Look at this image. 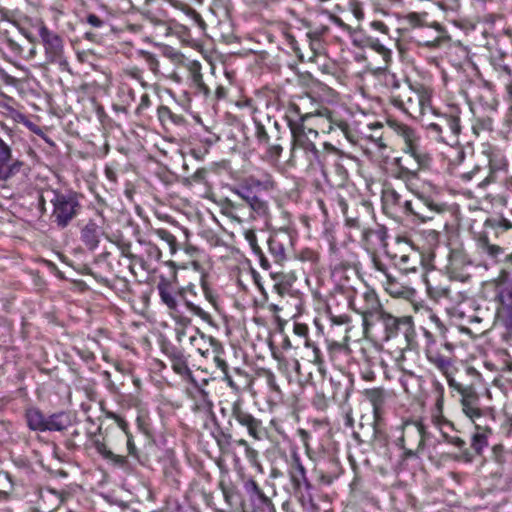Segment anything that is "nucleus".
<instances>
[{
	"label": "nucleus",
	"mask_w": 512,
	"mask_h": 512,
	"mask_svg": "<svg viewBox=\"0 0 512 512\" xmlns=\"http://www.w3.org/2000/svg\"><path fill=\"white\" fill-rule=\"evenodd\" d=\"M511 229L512 222L502 215L487 218L483 225V231L477 238L478 248L494 262L505 263V256L509 254H505L504 249L494 241L499 240L504 233Z\"/></svg>",
	"instance_id": "1"
},
{
	"label": "nucleus",
	"mask_w": 512,
	"mask_h": 512,
	"mask_svg": "<svg viewBox=\"0 0 512 512\" xmlns=\"http://www.w3.org/2000/svg\"><path fill=\"white\" fill-rule=\"evenodd\" d=\"M431 256L434 261L443 266L451 279L461 282L470 279L471 276L467 269L471 266L472 261L461 245L438 244Z\"/></svg>",
	"instance_id": "2"
},
{
	"label": "nucleus",
	"mask_w": 512,
	"mask_h": 512,
	"mask_svg": "<svg viewBox=\"0 0 512 512\" xmlns=\"http://www.w3.org/2000/svg\"><path fill=\"white\" fill-rule=\"evenodd\" d=\"M495 286L496 315L506 326L512 325V253L505 256Z\"/></svg>",
	"instance_id": "3"
},
{
	"label": "nucleus",
	"mask_w": 512,
	"mask_h": 512,
	"mask_svg": "<svg viewBox=\"0 0 512 512\" xmlns=\"http://www.w3.org/2000/svg\"><path fill=\"white\" fill-rule=\"evenodd\" d=\"M253 122L258 145L265 148V154L269 160L277 161L283 151L280 143L282 136L279 122L269 115H266L263 119L254 117Z\"/></svg>",
	"instance_id": "4"
},
{
	"label": "nucleus",
	"mask_w": 512,
	"mask_h": 512,
	"mask_svg": "<svg viewBox=\"0 0 512 512\" xmlns=\"http://www.w3.org/2000/svg\"><path fill=\"white\" fill-rule=\"evenodd\" d=\"M52 194L50 202L53 205V222L57 227L64 229L80 214L82 205L79 202L78 194L74 191L52 190Z\"/></svg>",
	"instance_id": "5"
},
{
	"label": "nucleus",
	"mask_w": 512,
	"mask_h": 512,
	"mask_svg": "<svg viewBox=\"0 0 512 512\" xmlns=\"http://www.w3.org/2000/svg\"><path fill=\"white\" fill-rule=\"evenodd\" d=\"M350 308L362 316L363 328L367 332L376 323V319L384 311L376 292L366 287L359 299L349 301Z\"/></svg>",
	"instance_id": "6"
},
{
	"label": "nucleus",
	"mask_w": 512,
	"mask_h": 512,
	"mask_svg": "<svg viewBox=\"0 0 512 512\" xmlns=\"http://www.w3.org/2000/svg\"><path fill=\"white\" fill-rule=\"evenodd\" d=\"M376 322H380L383 326L384 340L388 341L399 334H403L408 345L414 343L416 332L411 316L396 317L384 310L376 319Z\"/></svg>",
	"instance_id": "7"
},
{
	"label": "nucleus",
	"mask_w": 512,
	"mask_h": 512,
	"mask_svg": "<svg viewBox=\"0 0 512 512\" xmlns=\"http://www.w3.org/2000/svg\"><path fill=\"white\" fill-rule=\"evenodd\" d=\"M292 149L300 148L304 151L306 159L310 166L323 167L326 154L317 149L312 138L318 137V131L312 128H303L295 133H291Z\"/></svg>",
	"instance_id": "8"
},
{
	"label": "nucleus",
	"mask_w": 512,
	"mask_h": 512,
	"mask_svg": "<svg viewBox=\"0 0 512 512\" xmlns=\"http://www.w3.org/2000/svg\"><path fill=\"white\" fill-rule=\"evenodd\" d=\"M288 474L295 494L300 497L302 502H312L313 485L307 477L306 469L301 462L300 455L297 452H293L291 454Z\"/></svg>",
	"instance_id": "9"
},
{
	"label": "nucleus",
	"mask_w": 512,
	"mask_h": 512,
	"mask_svg": "<svg viewBox=\"0 0 512 512\" xmlns=\"http://www.w3.org/2000/svg\"><path fill=\"white\" fill-rule=\"evenodd\" d=\"M262 183L253 178H247L232 189V192L255 212L258 216H265L268 213V204L258 196Z\"/></svg>",
	"instance_id": "10"
},
{
	"label": "nucleus",
	"mask_w": 512,
	"mask_h": 512,
	"mask_svg": "<svg viewBox=\"0 0 512 512\" xmlns=\"http://www.w3.org/2000/svg\"><path fill=\"white\" fill-rule=\"evenodd\" d=\"M403 135L405 137V146L403 151L412 157L417 164L416 169H409L403 166L400 167L401 176L407 181H410L417 177L418 169L426 168L430 165L431 157L414 142L415 133L412 129L404 127Z\"/></svg>",
	"instance_id": "11"
},
{
	"label": "nucleus",
	"mask_w": 512,
	"mask_h": 512,
	"mask_svg": "<svg viewBox=\"0 0 512 512\" xmlns=\"http://www.w3.org/2000/svg\"><path fill=\"white\" fill-rule=\"evenodd\" d=\"M233 421L245 427L248 435L256 440H261L265 436L262 421L247 411L242 400H236L231 406V415L228 421L231 428L233 427Z\"/></svg>",
	"instance_id": "12"
},
{
	"label": "nucleus",
	"mask_w": 512,
	"mask_h": 512,
	"mask_svg": "<svg viewBox=\"0 0 512 512\" xmlns=\"http://www.w3.org/2000/svg\"><path fill=\"white\" fill-rule=\"evenodd\" d=\"M38 34L44 46L47 61L60 66L67 65L62 38L43 23L38 28Z\"/></svg>",
	"instance_id": "13"
},
{
	"label": "nucleus",
	"mask_w": 512,
	"mask_h": 512,
	"mask_svg": "<svg viewBox=\"0 0 512 512\" xmlns=\"http://www.w3.org/2000/svg\"><path fill=\"white\" fill-rule=\"evenodd\" d=\"M428 129L445 142L456 141L461 132L460 117L456 114H441L438 121L428 125Z\"/></svg>",
	"instance_id": "14"
},
{
	"label": "nucleus",
	"mask_w": 512,
	"mask_h": 512,
	"mask_svg": "<svg viewBox=\"0 0 512 512\" xmlns=\"http://www.w3.org/2000/svg\"><path fill=\"white\" fill-rule=\"evenodd\" d=\"M161 351L171 361L172 369L176 374L189 379L193 378L183 349L168 340H164L161 342Z\"/></svg>",
	"instance_id": "15"
},
{
	"label": "nucleus",
	"mask_w": 512,
	"mask_h": 512,
	"mask_svg": "<svg viewBox=\"0 0 512 512\" xmlns=\"http://www.w3.org/2000/svg\"><path fill=\"white\" fill-rule=\"evenodd\" d=\"M24 162L14 159L11 147L0 138V181H8L22 170Z\"/></svg>",
	"instance_id": "16"
},
{
	"label": "nucleus",
	"mask_w": 512,
	"mask_h": 512,
	"mask_svg": "<svg viewBox=\"0 0 512 512\" xmlns=\"http://www.w3.org/2000/svg\"><path fill=\"white\" fill-rule=\"evenodd\" d=\"M462 411L473 422L480 421L483 418V412L480 408V397L473 385H467V388L460 394Z\"/></svg>",
	"instance_id": "17"
},
{
	"label": "nucleus",
	"mask_w": 512,
	"mask_h": 512,
	"mask_svg": "<svg viewBox=\"0 0 512 512\" xmlns=\"http://www.w3.org/2000/svg\"><path fill=\"white\" fill-rule=\"evenodd\" d=\"M425 426L421 422L407 423L404 427V435L399 439V446L403 449L405 459L416 456V451L405 448V435L414 436L418 439L416 450L423 449L426 440Z\"/></svg>",
	"instance_id": "18"
},
{
	"label": "nucleus",
	"mask_w": 512,
	"mask_h": 512,
	"mask_svg": "<svg viewBox=\"0 0 512 512\" xmlns=\"http://www.w3.org/2000/svg\"><path fill=\"white\" fill-rule=\"evenodd\" d=\"M104 234L103 227L97 224L94 219H89L80 230V240L89 251H95Z\"/></svg>",
	"instance_id": "19"
},
{
	"label": "nucleus",
	"mask_w": 512,
	"mask_h": 512,
	"mask_svg": "<svg viewBox=\"0 0 512 512\" xmlns=\"http://www.w3.org/2000/svg\"><path fill=\"white\" fill-rule=\"evenodd\" d=\"M197 332L200 334V338H197L195 336L190 337V342L192 345H199L198 341H202L204 343L208 342L209 345L214 349V351L217 354L222 352V345L216 338L212 336H206L204 333H201L199 329H197ZM214 362L216 366L225 374L228 383L232 386L233 381L231 377L228 375V364L226 363V361L222 359L219 355H215Z\"/></svg>",
	"instance_id": "20"
},
{
	"label": "nucleus",
	"mask_w": 512,
	"mask_h": 512,
	"mask_svg": "<svg viewBox=\"0 0 512 512\" xmlns=\"http://www.w3.org/2000/svg\"><path fill=\"white\" fill-rule=\"evenodd\" d=\"M363 394L373 406V416L375 422L379 421L382 417L383 407L387 399V393L385 389L380 387L365 389Z\"/></svg>",
	"instance_id": "21"
},
{
	"label": "nucleus",
	"mask_w": 512,
	"mask_h": 512,
	"mask_svg": "<svg viewBox=\"0 0 512 512\" xmlns=\"http://www.w3.org/2000/svg\"><path fill=\"white\" fill-rule=\"evenodd\" d=\"M311 116V113H302L298 105L290 104L285 113V119L290 132L295 133V131L306 128L304 123Z\"/></svg>",
	"instance_id": "22"
},
{
	"label": "nucleus",
	"mask_w": 512,
	"mask_h": 512,
	"mask_svg": "<svg viewBox=\"0 0 512 512\" xmlns=\"http://www.w3.org/2000/svg\"><path fill=\"white\" fill-rule=\"evenodd\" d=\"M187 294L196 295L195 285L189 284L187 287H183L178 290L177 295L181 301L184 302L185 306L195 315L200 317L202 320L206 322H211L212 318L209 313L204 311L201 307L195 305L191 299H187Z\"/></svg>",
	"instance_id": "23"
},
{
	"label": "nucleus",
	"mask_w": 512,
	"mask_h": 512,
	"mask_svg": "<svg viewBox=\"0 0 512 512\" xmlns=\"http://www.w3.org/2000/svg\"><path fill=\"white\" fill-rule=\"evenodd\" d=\"M475 432L472 436L471 447L476 455H481L483 449L488 445V435L492 433L491 429L483 426L480 421L474 423Z\"/></svg>",
	"instance_id": "24"
},
{
	"label": "nucleus",
	"mask_w": 512,
	"mask_h": 512,
	"mask_svg": "<svg viewBox=\"0 0 512 512\" xmlns=\"http://www.w3.org/2000/svg\"><path fill=\"white\" fill-rule=\"evenodd\" d=\"M405 205V215L413 216L421 222L432 220L435 216V210L427 209L418 199L409 200V203H406Z\"/></svg>",
	"instance_id": "25"
},
{
	"label": "nucleus",
	"mask_w": 512,
	"mask_h": 512,
	"mask_svg": "<svg viewBox=\"0 0 512 512\" xmlns=\"http://www.w3.org/2000/svg\"><path fill=\"white\" fill-rule=\"evenodd\" d=\"M27 426L32 431L45 432L46 416L36 407H30L25 411Z\"/></svg>",
	"instance_id": "26"
},
{
	"label": "nucleus",
	"mask_w": 512,
	"mask_h": 512,
	"mask_svg": "<svg viewBox=\"0 0 512 512\" xmlns=\"http://www.w3.org/2000/svg\"><path fill=\"white\" fill-rule=\"evenodd\" d=\"M71 425L70 416L66 412H57L46 417V431H64Z\"/></svg>",
	"instance_id": "27"
},
{
	"label": "nucleus",
	"mask_w": 512,
	"mask_h": 512,
	"mask_svg": "<svg viewBox=\"0 0 512 512\" xmlns=\"http://www.w3.org/2000/svg\"><path fill=\"white\" fill-rule=\"evenodd\" d=\"M319 115L322 116V117H325L328 121V126H327V132L328 133H331L334 129H339L343 135L346 137V138H349L350 137V127H349V124L338 118L335 113H333L332 111L328 110V109H324L323 111H320L319 112Z\"/></svg>",
	"instance_id": "28"
},
{
	"label": "nucleus",
	"mask_w": 512,
	"mask_h": 512,
	"mask_svg": "<svg viewBox=\"0 0 512 512\" xmlns=\"http://www.w3.org/2000/svg\"><path fill=\"white\" fill-rule=\"evenodd\" d=\"M162 302L173 312H178V302L171 286L168 283H160L157 287Z\"/></svg>",
	"instance_id": "29"
},
{
	"label": "nucleus",
	"mask_w": 512,
	"mask_h": 512,
	"mask_svg": "<svg viewBox=\"0 0 512 512\" xmlns=\"http://www.w3.org/2000/svg\"><path fill=\"white\" fill-rule=\"evenodd\" d=\"M384 204L389 207L399 209L403 214L406 213V203H409V200H406L402 197L400 193H398L394 189H388L384 192L383 195Z\"/></svg>",
	"instance_id": "30"
},
{
	"label": "nucleus",
	"mask_w": 512,
	"mask_h": 512,
	"mask_svg": "<svg viewBox=\"0 0 512 512\" xmlns=\"http://www.w3.org/2000/svg\"><path fill=\"white\" fill-rule=\"evenodd\" d=\"M427 359L445 376H448V373H450L449 370L451 368V360L448 357L442 355L438 351H429L427 353Z\"/></svg>",
	"instance_id": "31"
},
{
	"label": "nucleus",
	"mask_w": 512,
	"mask_h": 512,
	"mask_svg": "<svg viewBox=\"0 0 512 512\" xmlns=\"http://www.w3.org/2000/svg\"><path fill=\"white\" fill-rule=\"evenodd\" d=\"M414 194L416 199H418L427 209L435 210V215L443 213L446 210V205L436 201L431 195L426 194L423 191H415Z\"/></svg>",
	"instance_id": "32"
},
{
	"label": "nucleus",
	"mask_w": 512,
	"mask_h": 512,
	"mask_svg": "<svg viewBox=\"0 0 512 512\" xmlns=\"http://www.w3.org/2000/svg\"><path fill=\"white\" fill-rule=\"evenodd\" d=\"M268 249L274 261L276 263H281L286 259L285 247L283 242L278 240L276 237H269L267 240Z\"/></svg>",
	"instance_id": "33"
},
{
	"label": "nucleus",
	"mask_w": 512,
	"mask_h": 512,
	"mask_svg": "<svg viewBox=\"0 0 512 512\" xmlns=\"http://www.w3.org/2000/svg\"><path fill=\"white\" fill-rule=\"evenodd\" d=\"M235 444L244 448L245 456L252 466L257 467L259 469L261 468V464L259 462V454L257 450L252 448L245 439H238L235 441Z\"/></svg>",
	"instance_id": "34"
},
{
	"label": "nucleus",
	"mask_w": 512,
	"mask_h": 512,
	"mask_svg": "<svg viewBox=\"0 0 512 512\" xmlns=\"http://www.w3.org/2000/svg\"><path fill=\"white\" fill-rule=\"evenodd\" d=\"M126 438H127L126 447H127L128 456L132 457L140 464H143L139 450L137 449V447L135 445L133 435L132 434L128 435V436H126Z\"/></svg>",
	"instance_id": "35"
},
{
	"label": "nucleus",
	"mask_w": 512,
	"mask_h": 512,
	"mask_svg": "<svg viewBox=\"0 0 512 512\" xmlns=\"http://www.w3.org/2000/svg\"><path fill=\"white\" fill-rule=\"evenodd\" d=\"M426 16L427 13L411 12L406 15L405 19L412 27H423Z\"/></svg>",
	"instance_id": "36"
},
{
	"label": "nucleus",
	"mask_w": 512,
	"mask_h": 512,
	"mask_svg": "<svg viewBox=\"0 0 512 512\" xmlns=\"http://www.w3.org/2000/svg\"><path fill=\"white\" fill-rule=\"evenodd\" d=\"M450 444L456 446L460 450H463V457L465 458V461H467V462L473 461L474 454L465 448L466 442L462 438L454 436Z\"/></svg>",
	"instance_id": "37"
},
{
	"label": "nucleus",
	"mask_w": 512,
	"mask_h": 512,
	"mask_svg": "<svg viewBox=\"0 0 512 512\" xmlns=\"http://www.w3.org/2000/svg\"><path fill=\"white\" fill-rule=\"evenodd\" d=\"M157 235L162 240L167 242V244L170 247L171 253H175V251H176V244H177L175 236L173 234H171L169 231L165 230V229L157 230Z\"/></svg>",
	"instance_id": "38"
},
{
	"label": "nucleus",
	"mask_w": 512,
	"mask_h": 512,
	"mask_svg": "<svg viewBox=\"0 0 512 512\" xmlns=\"http://www.w3.org/2000/svg\"><path fill=\"white\" fill-rule=\"evenodd\" d=\"M107 417L113 419L118 427L123 431L125 436L131 435L132 433L129 430V425L125 419H123L120 415L114 412H108Z\"/></svg>",
	"instance_id": "39"
},
{
	"label": "nucleus",
	"mask_w": 512,
	"mask_h": 512,
	"mask_svg": "<svg viewBox=\"0 0 512 512\" xmlns=\"http://www.w3.org/2000/svg\"><path fill=\"white\" fill-rule=\"evenodd\" d=\"M433 392L436 394V405L438 409H441L444 400V386L438 381L432 382Z\"/></svg>",
	"instance_id": "40"
},
{
	"label": "nucleus",
	"mask_w": 512,
	"mask_h": 512,
	"mask_svg": "<svg viewBox=\"0 0 512 512\" xmlns=\"http://www.w3.org/2000/svg\"><path fill=\"white\" fill-rule=\"evenodd\" d=\"M245 239L249 243L254 255L261 254L262 249L257 243V236L254 231L250 230L245 233Z\"/></svg>",
	"instance_id": "41"
},
{
	"label": "nucleus",
	"mask_w": 512,
	"mask_h": 512,
	"mask_svg": "<svg viewBox=\"0 0 512 512\" xmlns=\"http://www.w3.org/2000/svg\"><path fill=\"white\" fill-rule=\"evenodd\" d=\"M85 22L95 29H101L107 25L102 18L93 13L87 14Z\"/></svg>",
	"instance_id": "42"
},
{
	"label": "nucleus",
	"mask_w": 512,
	"mask_h": 512,
	"mask_svg": "<svg viewBox=\"0 0 512 512\" xmlns=\"http://www.w3.org/2000/svg\"><path fill=\"white\" fill-rule=\"evenodd\" d=\"M93 443V447L96 449V451L103 457V458H107V456H111L112 455V451L110 449H108V447L106 446V444L101 441L100 439L98 438H95L93 439L92 441Z\"/></svg>",
	"instance_id": "43"
},
{
	"label": "nucleus",
	"mask_w": 512,
	"mask_h": 512,
	"mask_svg": "<svg viewBox=\"0 0 512 512\" xmlns=\"http://www.w3.org/2000/svg\"><path fill=\"white\" fill-rule=\"evenodd\" d=\"M13 489V481L11 475L7 472H0V490H7L8 494Z\"/></svg>",
	"instance_id": "44"
},
{
	"label": "nucleus",
	"mask_w": 512,
	"mask_h": 512,
	"mask_svg": "<svg viewBox=\"0 0 512 512\" xmlns=\"http://www.w3.org/2000/svg\"><path fill=\"white\" fill-rule=\"evenodd\" d=\"M447 378V382H448V385L449 387L453 390V391H456L459 395L462 394L464 392V390L467 388V386L457 382L451 375L450 373H448V376H446Z\"/></svg>",
	"instance_id": "45"
},
{
	"label": "nucleus",
	"mask_w": 512,
	"mask_h": 512,
	"mask_svg": "<svg viewBox=\"0 0 512 512\" xmlns=\"http://www.w3.org/2000/svg\"><path fill=\"white\" fill-rule=\"evenodd\" d=\"M117 246L120 249L122 256H124L126 258H133V255L130 252V250H131V243L130 242L119 241L117 243Z\"/></svg>",
	"instance_id": "46"
},
{
	"label": "nucleus",
	"mask_w": 512,
	"mask_h": 512,
	"mask_svg": "<svg viewBox=\"0 0 512 512\" xmlns=\"http://www.w3.org/2000/svg\"><path fill=\"white\" fill-rule=\"evenodd\" d=\"M205 274H202L201 276V287L203 289V292H204V295L206 297V299L213 303L214 302V296H213V293L211 291V289L208 287V284L206 282V279H205Z\"/></svg>",
	"instance_id": "47"
},
{
	"label": "nucleus",
	"mask_w": 512,
	"mask_h": 512,
	"mask_svg": "<svg viewBox=\"0 0 512 512\" xmlns=\"http://www.w3.org/2000/svg\"><path fill=\"white\" fill-rule=\"evenodd\" d=\"M107 460L112 461L116 465L123 467L127 464V458L125 456L117 455L112 452L111 456H107Z\"/></svg>",
	"instance_id": "48"
},
{
	"label": "nucleus",
	"mask_w": 512,
	"mask_h": 512,
	"mask_svg": "<svg viewBox=\"0 0 512 512\" xmlns=\"http://www.w3.org/2000/svg\"><path fill=\"white\" fill-rule=\"evenodd\" d=\"M501 430L506 436L512 433V417H506L501 424Z\"/></svg>",
	"instance_id": "49"
},
{
	"label": "nucleus",
	"mask_w": 512,
	"mask_h": 512,
	"mask_svg": "<svg viewBox=\"0 0 512 512\" xmlns=\"http://www.w3.org/2000/svg\"><path fill=\"white\" fill-rule=\"evenodd\" d=\"M345 224L349 228H354V229L361 228L360 220L357 217H352L349 215L345 216Z\"/></svg>",
	"instance_id": "50"
},
{
	"label": "nucleus",
	"mask_w": 512,
	"mask_h": 512,
	"mask_svg": "<svg viewBox=\"0 0 512 512\" xmlns=\"http://www.w3.org/2000/svg\"><path fill=\"white\" fill-rule=\"evenodd\" d=\"M438 6L442 10L450 9L452 11H456L459 8L460 4H459V0H449L448 4H446L444 2H438Z\"/></svg>",
	"instance_id": "51"
},
{
	"label": "nucleus",
	"mask_w": 512,
	"mask_h": 512,
	"mask_svg": "<svg viewBox=\"0 0 512 512\" xmlns=\"http://www.w3.org/2000/svg\"><path fill=\"white\" fill-rule=\"evenodd\" d=\"M236 440L232 439V435L228 433H222L221 438L217 440L218 445L222 448L224 445H230L231 443H235Z\"/></svg>",
	"instance_id": "52"
},
{
	"label": "nucleus",
	"mask_w": 512,
	"mask_h": 512,
	"mask_svg": "<svg viewBox=\"0 0 512 512\" xmlns=\"http://www.w3.org/2000/svg\"><path fill=\"white\" fill-rule=\"evenodd\" d=\"M386 85H390L394 89H398L400 87V82L396 79L394 74H389L385 76Z\"/></svg>",
	"instance_id": "53"
},
{
	"label": "nucleus",
	"mask_w": 512,
	"mask_h": 512,
	"mask_svg": "<svg viewBox=\"0 0 512 512\" xmlns=\"http://www.w3.org/2000/svg\"><path fill=\"white\" fill-rule=\"evenodd\" d=\"M174 319L176 323L180 325L183 329L190 325L191 323V319L183 315H175Z\"/></svg>",
	"instance_id": "54"
},
{
	"label": "nucleus",
	"mask_w": 512,
	"mask_h": 512,
	"mask_svg": "<svg viewBox=\"0 0 512 512\" xmlns=\"http://www.w3.org/2000/svg\"><path fill=\"white\" fill-rule=\"evenodd\" d=\"M374 234L382 244H385L387 238V230L384 227H380L377 230H375Z\"/></svg>",
	"instance_id": "55"
},
{
	"label": "nucleus",
	"mask_w": 512,
	"mask_h": 512,
	"mask_svg": "<svg viewBox=\"0 0 512 512\" xmlns=\"http://www.w3.org/2000/svg\"><path fill=\"white\" fill-rule=\"evenodd\" d=\"M194 81L198 84V87L201 89V91H203L206 95L209 93V88L202 81V75L201 74L195 75Z\"/></svg>",
	"instance_id": "56"
},
{
	"label": "nucleus",
	"mask_w": 512,
	"mask_h": 512,
	"mask_svg": "<svg viewBox=\"0 0 512 512\" xmlns=\"http://www.w3.org/2000/svg\"><path fill=\"white\" fill-rule=\"evenodd\" d=\"M255 256L258 258L260 266L263 269L268 270L270 268V263H269L268 259L266 258V256L264 255L263 251L261 252V254H257Z\"/></svg>",
	"instance_id": "57"
},
{
	"label": "nucleus",
	"mask_w": 512,
	"mask_h": 512,
	"mask_svg": "<svg viewBox=\"0 0 512 512\" xmlns=\"http://www.w3.org/2000/svg\"><path fill=\"white\" fill-rule=\"evenodd\" d=\"M492 451H493L495 460L497 462H502L503 461V459H502L503 446L502 445H495L493 447Z\"/></svg>",
	"instance_id": "58"
},
{
	"label": "nucleus",
	"mask_w": 512,
	"mask_h": 512,
	"mask_svg": "<svg viewBox=\"0 0 512 512\" xmlns=\"http://www.w3.org/2000/svg\"><path fill=\"white\" fill-rule=\"evenodd\" d=\"M372 27L378 31H381L382 33L388 32V27L381 21L372 22Z\"/></svg>",
	"instance_id": "59"
},
{
	"label": "nucleus",
	"mask_w": 512,
	"mask_h": 512,
	"mask_svg": "<svg viewBox=\"0 0 512 512\" xmlns=\"http://www.w3.org/2000/svg\"><path fill=\"white\" fill-rule=\"evenodd\" d=\"M84 38L96 43L99 41L100 35L98 33L92 32V31H87L84 34Z\"/></svg>",
	"instance_id": "60"
},
{
	"label": "nucleus",
	"mask_w": 512,
	"mask_h": 512,
	"mask_svg": "<svg viewBox=\"0 0 512 512\" xmlns=\"http://www.w3.org/2000/svg\"><path fill=\"white\" fill-rule=\"evenodd\" d=\"M338 206H339L343 216L344 217L347 216L348 215V204L344 198H339Z\"/></svg>",
	"instance_id": "61"
},
{
	"label": "nucleus",
	"mask_w": 512,
	"mask_h": 512,
	"mask_svg": "<svg viewBox=\"0 0 512 512\" xmlns=\"http://www.w3.org/2000/svg\"><path fill=\"white\" fill-rule=\"evenodd\" d=\"M374 48L376 49V51H378L380 54H382L384 58L390 56V51L387 48H385L382 44L377 42L374 45Z\"/></svg>",
	"instance_id": "62"
},
{
	"label": "nucleus",
	"mask_w": 512,
	"mask_h": 512,
	"mask_svg": "<svg viewBox=\"0 0 512 512\" xmlns=\"http://www.w3.org/2000/svg\"><path fill=\"white\" fill-rule=\"evenodd\" d=\"M432 320L435 321V324L437 328L439 329V332L443 338H445V333L447 331V328L442 324V322L435 316L432 317Z\"/></svg>",
	"instance_id": "63"
},
{
	"label": "nucleus",
	"mask_w": 512,
	"mask_h": 512,
	"mask_svg": "<svg viewBox=\"0 0 512 512\" xmlns=\"http://www.w3.org/2000/svg\"><path fill=\"white\" fill-rule=\"evenodd\" d=\"M274 289L279 295H284L288 291V287L283 283H275Z\"/></svg>",
	"instance_id": "64"
}]
</instances>
